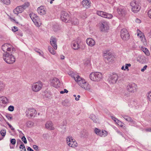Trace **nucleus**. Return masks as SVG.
<instances>
[{"mask_svg":"<svg viewBox=\"0 0 151 151\" xmlns=\"http://www.w3.org/2000/svg\"><path fill=\"white\" fill-rule=\"evenodd\" d=\"M71 76L82 88L89 91L91 90L90 86L84 79L73 73L71 74Z\"/></svg>","mask_w":151,"mask_h":151,"instance_id":"obj_1","label":"nucleus"},{"mask_svg":"<svg viewBox=\"0 0 151 151\" xmlns=\"http://www.w3.org/2000/svg\"><path fill=\"white\" fill-rule=\"evenodd\" d=\"M6 52L3 54V58L4 61L9 64H12L15 61V58L13 55V52Z\"/></svg>","mask_w":151,"mask_h":151,"instance_id":"obj_2","label":"nucleus"},{"mask_svg":"<svg viewBox=\"0 0 151 151\" xmlns=\"http://www.w3.org/2000/svg\"><path fill=\"white\" fill-rule=\"evenodd\" d=\"M29 3L26 2L23 4L18 6L14 9L13 11V13L15 14L18 15V14L22 12L25 9L29 6Z\"/></svg>","mask_w":151,"mask_h":151,"instance_id":"obj_3","label":"nucleus"},{"mask_svg":"<svg viewBox=\"0 0 151 151\" xmlns=\"http://www.w3.org/2000/svg\"><path fill=\"white\" fill-rule=\"evenodd\" d=\"M102 77V73L98 72L92 73L89 75L90 79L95 81H100Z\"/></svg>","mask_w":151,"mask_h":151,"instance_id":"obj_4","label":"nucleus"},{"mask_svg":"<svg viewBox=\"0 0 151 151\" xmlns=\"http://www.w3.org/2000/svg\"><path fill=\"white\" fill-rule=\"evenodd\" d=\"M131 7V10L134 13L139 12L141 9V7L139 3L136 1L134 0L130 3Z\"/></svg>","mask_w":151,"mask_h":151,"instance_id":"obj_5","label":"nucleus"},{"mask_svg":"<svg viewBox=\"0 0 151 151\" xmlns=\"http://www.w3.org/2000/svg\"><path fill=\"white\" fill-rule=\"evenodd\" d=\"M42 87V84L40 81L33 83L32 86V89L35 92H38L40 91Z\"/></svg>","mask_w":151,"mask_h":151,"instance_id":"obj_6","label":"nucleus"},{"mask_svg":"<svg viewBox=\"0 0 151 151\" xmlns=\"http://www.w3.org/2000/svg\"><path fill=\"white\" fill-rule=\"evenodd\" d=\"M25 113L27 117L31 118L35 117L36 114L37 112L34 108H30L26 110Z\"/></svg>","mask_w":151,"mask_h":151,"instance_id":"obj_7","label":"nucleus"},{"mask_svg":"<svg viewBox=\"0 0 151 151\" xmlns=\"http://www.w3.org/2000/svg\"><path fill=\"white\" fill-rule=\"evenodd\" d=\"M127 91L131 93H134L137 91V86L134 83H130L127 86Z\"/></svg>","mask_w":151,"mask_h":151,"instance_id":"obj_8","label":"nucleus"},{"mask_svg":"<svg viewBox=\"0 0 151 151\" xmlns=\"http://www.w3.org/2000/svg\"><path fill=\"white\" fill-rule=\"evenodd\" d=\"M96 13L98 15L104 18L111 19L113 17V16L111 14L101 11H97Z\"/></svg>","mask_w":151,"mask_h":151,"instance_id":"obj_9","label":"nucleus"},{"mask_svg":"<svg viewBox=\"0 0 151 151\" xmlns=\"http://www.w3.org/2000/svg\"><path fill=\"white\" fill-rule=\"evenodd\" d=\"M66 142L69 147H73L77 146L76 142L70 136H69L66 138Z\"/></svg>","mask_w":151,"mask_h":151,"instance_id":"obj_10","label":"nucleus"},{"mask_svg":"<svg viewBox=\"0 0 151 151\" xmlns=\"http://www.w3.org/2000/svg\"><path fill=\"white\" fill-rule=\"evenodd\" d=\"M118 79L117 74L116 73H113L109 76L108 81L110 83L114 84L116 83Z\"/></svg>","mask_w":151,"mask_h":151,"instance_id":"obj_11","label":"nucleus"},{"mask_svg":"<svg viewBox=\"0 0 151 151\" xmlns=\"http://www.w3.org/2000/svg\"><path fill=\"white\" fill-rule=\"evenodd\" d=\"M121 36L124 40H127L129 39V35L126 29H123L121 30Z\"/></svg>","mask_w":151,"mask_h":151,"instance_id":"obj_12","label":"nucleus"},{"mask_svg":"<svg viewBox=\"0 0 151 151\" xmlns=\"http://www.w3.org/2000/svg\"><path fill=\"white\" fill-rule=\"evenodd\" d=\"M60 19L63 22H68L70 19L69 15L65 12H62L60 15Z\"/></svg>","mask_w":151,"mask_h":151,"instance_id":"obj_13","label":"nucleus"},{"mask_svg":"<svg viewBox=\"0 0 151 151\" xmlns=\"http://www.w3.org/2000/svg\"><path fill=\"white\" fill-rule=\"evenodd\" d=\"M29 16L35 25L37 27H39L40 26L39 24V19L37 15L32 13L29 14Z\"/></svg>","mask_w":151,"mask_h":151,"instance_id":"obj_14","label":"nucleus"},{"mask_svg":"<svg viewBox=\"0 0 151 151\" xmlns=\"http://www.w3.org/2000/svg\"><path fill=\"white\" fill-rule=\"evenodd\" d=\"M9 45L7 44H5L1 47L2 50L5 52H10L12 51H15V49L13 47H9Z\"/></svg>","mask_w":151,"mask_h":151,"instance_id":"obj_15","label":"nucleus"},{"mask_svg":"<svg viewBox=\"0 0 151 151\" xmlns=\"http://www.w3.org/2000/svg\"><path fill=\"white\" fill-rule=\"evenodd\" d=\"M51 85L53 86L58 88L60 85V82L58 79L57 78H54L50 80Z\"/></svg>","mask_w":151,"mask_h":151,"instance_id":"obj_16","label":"nucleus"},{"mask_svg":"<svg viewBox=\"0 0 151 151\" xmlns=\"http://www.w3.org/2000/svg\"><path fill=\"white\" fill-rule=\"evenodd\" d=\"M108 52V50H107L106 52H104L103 56L105 60L106 61L107 60V61L109 62L111 61L112 60L113 55L110 52H109L107 53Z\"/></svg>","mask_w":151,"mask_h":151,"instance_id":"obj_17","label":"nucleus"},{"mask_svg":"<svg viewBox=\"0 0 151 151\" xmlns=\"http://www.w3.org/2000/svg\"><path fill=\"white\" fill-rule=\"evenodd\" d=\"M81 42L80 41H74L71 44L72 48L75 50H78L80 48Z\"/></svg>","mask_w":151,"mask_h":151,"instance_id":"obj_18","label":"nucleus"},{"mask_svg":"<svg viewBox=\"0 0 151 151\" xmlns=\"http://www.w3.org/2000/svg\"><path fill=\"white\" fill-rule=\"evenodd\" d=\"M56 41V39L55 38L53 37H51L50 40V44L55 50H57V48Z\"/></svg>","mask_w":151,"mask_h":151,"instance_id":"obj_19","label":"nucleus"},{"mask_svg":"<svg viewBox=\"0 0 151 151\" xmlns=\"http://www.w3.org/2000/svg\"><path fill=\"white\" fill-rule=\"evenodd\" d=\"M37 12L40 14L44 15L46 13V8L43 6H41L37 8Z\"/></svg>","mask_w":151,"mask_h":151,"instance_id":"obj_20","label":"nucleus"},{"mask_svg":"<svg viewBox=\"0 0 151 151\" xmlns=\"http://www.w3.org/2000/svg\"><path fill=\"white\" fill-rule=\"evenodd\" d=\"M100 28L101 31L105 32L109 29V26L107 22H104L101 24Z\"/></svg>","mask_w":151,"mask_h":151,"instance_id":"obj_21","label":"nucleus"},{"mask_svg":"<svg viewBox=\"0 0 151 151\" xmlns=\"http://www.w3.org/2000/svg\"><path fill=\"white\" fill-rule=\"evenodd\" d=\"M137 35L140 38L141 40L143 42H145L146 39L143 33L139 29H137Z\"/></svg>","mask_w":151,"mask_h":151,"instance_id":"obj_22","label":"nucleus"},{"mask_svg":"<svg viewBox=\"0 0 151 151\" xmlns=\"http://www.w3.org/2000/svg\"><path fill=\"white\" fill-rule=\"evenodd\" d=\"M86 42L87 44L90 47H93L95 44V41L91 38H88L86 39Z\"/></svg>","mask_w":151,"mask_h":151,"instance_id":"obj_23","label":"nucleus"},{"mask_svg":"<svg viewBox=\"0 0 151 151\" xmlns=\"http://www.w3.org/2000/svg\"><path fill=\"white\" fill-rule=\"evenodd\" d=\"M82 4L83 7L86 8H88L90 6L91 2L89 0H83Z\"/></svg>","mask_w":151,"mask_h":151,"instance_id":"obj_24","label":"nucleus"},{"mask_svg":"<svg viewBox=\"0 0 151 151\" xmlns=\"http://www.w3.org/2000/svg\"><path fill=\"white\" fill-rule=\"evenodd\" d=\"M45 126L46 128L50 129L53 130L54 129L53 126V124L51 121L47 122L45 124Z\"/></svg>","mask_w":151,"mask_h":151,"instance_id":"obj_25","label":"nucleus"},{"mask_svg":"<svg viewBox=\"0 0 151 151\" xmlns=\"http://www.w3.org/2000/svg\"><path fill=\"white\" fill-rule=\"evenodd\" d=\"M69 22H70L72 24L75 25L78 24L79 23L78 20L75 17L71 18Z\"/></svg>","mask_w":151,"mask_h":151,"instance_id":"obj_26","label":"nucleus"},{"mask_svg":"<svg viewBox=\"0 0 151 151\" xmlns=\"http://www.w3.org/2000/svg\"><path fill=\"white\" fill-rule=\"evenodd\" d=\"M121 115L128 122L132 121V118L128 116L125 114H122Z\"/></svg>","mask_w":151,"mask_h":151,"instance_id":"obj_27","label":"nucleus"},{"mask_svg":"<svg viewBox=\"0 0 151 151\" xmlns=\"http://www.w3.org/2000/svg\"><path fill=\"white\" fill-rule=\"evenodd\" d=\"M141 49L145 53L146 55L147 56H149L150 55V52L148 49L146 48L142 47Z\"/></svg>","mask_w":151,"mask_h":151,"instance_id":"obj_28","label":"nucleus"},{"mask_svg":"<svg viewBox=\"0 0 151 151\" xmlns=\"http://www.w3.org/2000/svg\"><path fill=\"white\" fill-rule=\"evenodd\" d=\"M0 100L2 101V103L4 104H7L9 102L8 99L6 97L4 96L0 97Z\"/></svg>","mask_w":151,"mask_h":151,"instance_id":"obj_29","label":"nucleus"},{"mask_svg":"<svg viewBox=\"0 0 151 151\" xmlns=\"http://www.w3.org/2000/svg\"><path fill=\"white\" fill-rule=\"evenodd\" d=\"M90 118L93 120V122L94 123H96L97 122L98 120L97 118H96L95 116L93 114H91L89 117Z\"/></svg>","mask_w":151,"mask_h":151,"instance_id":"obj_30","label":"nucleus"},{"mask_svg":"<svg viewBox=\"0 0 151 151\" xmlns=\"http://www.w3.org/2000/svg\"><path fill=\"white\" fill-rule=\"evenodd\" d=\"M117 12L119 14L123 16L124 13V11L123 10L121 7H119L117 9Z\"/></svg>","mask_w":151,"mask_h":151,"instance_id":"obj_31","label":"nucleus"},{"mask_svg":"<svg viewBox=\"0 0 151 151\" xmlns=\"http://www.w3.org/2000/svg\"><path fill=\"white\" fill-rule=\"evenodd\" d=\"M34 123L31 121H28L26 123V126L29 128L32 127L34 125Z\"/></svg>","mask_w":151,"mask_h":151,"instance_id":"obj_32","label":"nucleus"},{"mask_svg":"<svg viewBox=\"0 0 151 151\" xmlns=\"http://www.w3.org/2000/svg\"><path fill=\"white\" fill-rule=\"evenodd\" d=\"M34 50L35 51V52L38 53L40 55L42 56L44 58L46 59V58L44 56L43 53V52H42V53L40 52V50L39 49H38L36 48Z\"/></svg>","mask_w":151,"mask_h":151,"instance_id":"obj_33","label":"nucleus"},{"mask_svg":"<svg viewBox=\"0 0 151 151\" xmlns=\"http://www.w3.org/2000/svg\"><path fill=\"white\" fill-rule=\"evenodd\" d=\"M48 50L49 52L52 55H55L56 52L55 51L53 48L50 46H49L48 47Z\"/></svg>","mask_w":151,"mask_h":151,"instance_id":"obj_34","label":"nucleus"},{"mask_svg":"<svg viewBox=\"0 0 151 151\" xmlns=\"http://www.w3.org/2000/svg\"><path fill=\"white\" fill-rule=\"evenodd\" d=\"M111 118L116 123H117L119 125L121 123V122L117 119L116 118L113 116H111Z\"/></svg>","mask_w":151,"mask_h":151,"instance_id":"obj_35","label":"nucleus"},{"mask_svg":"<svg viewBox=\"0 0 151 151\" xmlns=\"http://www.w3.org/2000/svg\"><path fill=\"white\" fill-rule=\"evenodd\" d=\"M94 131L95 133L97 135H99L100 136H101V133L102 131H101L99 129L97 128H96L94 130Z\"/></svg>","mask_w":151,"mask_h":151,"instance_id":"obj_36","label":"nucleus"},{"mask_svg":"<svg viewBox=\"0 0 151 151\" xmlns=\"http://www.w3.org/2000/svg\"><path fill=\"white\" fill-rule=\"evenodd\" d=\"M20 149H22L21 150V151H22V150H23L24 151H26V149H25L24 145L23 143V142H22V144H21L19 146Z\"/></svg>","mask_w":151,"mask_h":151,"instance_id":"obj_37","label":"nucleus"},{"mask_svg":"<svg viewBox=\"0 0 151 151\" xmlns=\"http://www.w3.org/2000/svg\"><path fill=\"white\" fill-rule=\"evenodd\" d=\"M147 96L148 100L151 103V91L148 93Z\"/></svg>","mask_w":151,"mask_h":151,"instance_id":"obj_38","label":"nucleus"},{"mask_svg":"<svg viewBox=\"0 0 151 151\" xmlns=\"http://www.w3.org/2000/svg\"><path fill=\"white\" fill-rule=\"evenodd\" d=\"M0 134L2 136L4 137L6 135V130L5 129H2L0 131Z\"/></svg>","mask_w":151,"mask_h":151,"instance_id":"obj_39","label":"nucleus"},{"mask_svg":"<svg viewBox=\"0 0 151 151\" xmlns=\"http://www.w3.org/2000/svg\"><path fill=\"white\" fill-rule=\"evenodd\" d=\"M101 137L103 136L105 137L106 136L107 134V132L105 130H102L101 133Z\"/></svg>","mask_w":151,"mask_h":151,"instance_id":"obj_40","label":"nucleus"},{"mask_svg":"<svg viewBox=\"0 0 151 151\" xmlns=\"http://www.w3.org/2000/svg\"><path fill=\"white\" fill-rule=\"evenodd\" d=\"M2 2L7 5H9L11 3L10 0H3Z\"/></svg>","mask_w":151,"mask_h":151,"instance_id":"obj_41","label":"nucleus"},{"mask_svg":"<svg viewBox=\"0 0 151 151\" xmlns=\"http://www.w3.org/2000/svg\"><path fill=\"white\" fill-rule=\"evenodd\" d=\"M5 87V85L2 82H0V91L3 90Z\"/></svg>","mask_w":151,"mask_h":151,"instance_id":"obj_42","label":"nucleus"},{"mask_svg":"<svg viewBox=\"0 0 151 151\" xmlns=\"http://www.w3.org/2000/svg\"><path fill=\"white\" fill-rule=\"evenodd\" d=\"M131 66V64L130 63L126 64L125 65V70H127V71H129V69L128 68L129 67Z\"/></svg>","mask_w":151,"mask_h":151,"instance_id":"obj_43","label":"nucleus"},{"mask_svg":"<svg viewBox=\"0 0 151 151\" xmlns=\"http://www.w3.org/2000/svg\"><path fill=\"white\" fill-rule=\"evenodd\" d=\"M65 123H64V124L63 125V130L61 131V132L62 134H64L65 133V131H66V127H65V126H65Z\"/></svg>","mask_w":151,"mask_h":151,"instance_id":"obj_44","label":"nucleus"},{"mask_svg":"<svg viewBox=\"0 0 151 151\" xmlns=\"http://www.w3.org/2000/svg\"><path fill=\"white\" fill-rule=\"evenodd\" d=\"M14 107L13 106H10L8 108V110L9 111H12L14 110Z\"/></svg>","mask_w":151,"mask_h":151,"instance_id":"obj_45","label":"nucleus"},{"mask_svg":"<svg viewBox=\"0 0 151 151\" xmlns=\"http://www.w3.org/2000/svg\"><path fill=\"white\" fill-rule=\"evenodd\" d=\"M6 117L9 120H11L12 119V116L10 114H7L6 115Z\"/></svg>","mask_w":151,"mask_h":151,"instance_id":"obj_46","label":"nucleus"},{"mask_svg":"<svg viewBox=\"0 0 151 151\" xmlns=\"http://www.w3.org/2000/svg\"><path fill=\"white\" fill-rule=\"evenodd\" d=\"M16 34L20 36H23V34L22 32L20 30H18L17 31Z\"/></svg>","mask_w":151,"mask_h":151,"instance_id":"obj_47","label":"nucleus"},{"mask_svg":"<svg viewBox=\"0 0 151 151\" xmlns=\"http://www.w3.org/2000/svg\"><path fill=\"white\" fill-rule=\"evenodd\" d=\"M10 142L13 145H14L16 143V140L15 139H12L10 140Z\"/></svg>","mask_w":151,"mask_h":151,"instance_id":"obj_48","label":"nucleus"},{"mask_svg":"<svg viewBox=\"0 0 151 151\" xmlns=\"http://www.w3.org/2000/svg\"><path fill=\"white\" fill-rule=\"evenodd\" d=\"M22 140L25 144L27 143V140L24 136H23L22 137Z\"/></svg>","mask_w":151,"mask_h":151,"instance_id":"obj_49","label":"nucleus"},{"mask_svg":"<svg viewBox=\"0 0 151 151\" xmlns=\"http://www.w3.org/2000/svg\"><path fill=\"white\" fill-rule=\"evenodd\" d=\"M12 30L14 32L17 31H18V28L15 26L13 27L12 29Z\"/></svg>","mask_w":151,"mask_h":151,"instance_id":"obj_50","label":"nucleus"},{"mask_svg":"<svg viewBox=\"0 0 151 151\" xmlns=\"http://www.w3.org/2000/svg\"><path fill=\"white\" fill-rule=\"evenodd\" d=\"M7 124L12 130L14 131V128L9 123L7 122Z\"/></svg>","mask_w":151,"mask_h":151,"instance_id":"obj_51","label":"nucleus"},{"mask_svg":"<svg viewBox=\"0 0 151 151\" xmlns=\"http://www.w3.org/2000/svg\"><path fill=\"white\" fill-rule=\"evenodd\" d=\"M68 91L66 89H65L63 91H60V93L61 94H63L64 93H68Z\"/></svg>","mask_w":151,"mask_h":151,"instance_id":"obj_52","label":"nucleus"},{"mask_svg":"<svg viewBox=\"0 0 151 151\" xmlns=\"http://www.w3.org/2000/svg\"><path fill=\"white\" fill-rule=\"evenodd\" d=\"M147 65H145L144 66L143 68L141 69V71L142 72H144L145 70L147 68Z\"/></svg>","mask_w":151,"mask_h":151,"instance_id":"obj_53","label":"nucleus"},{"mask_svg":"<svg viewBox=\"0 0 151 151\" xmlns=\"http://www.w3.org/2000/svg\"><path fill=\"white\" fill-rule=\"evenodd\" d=\"M147 14L148 17L151 19V9L148 11Z\"/></svg>","mask_w":151,"mask_h":151,"instance_id":"obj_54","label":"nucleus"},{"mask_svg":"<svg viewBox=\"0 0 151 151\" xmlns=\"http://www.w3.org/2000/svg\"><path fill=\"white\" fill-rule=\"evenodd\" d=\"M116 132L118 134L120 135H121L123 137H124L123 135V134H122V133L119 130H116Z\"/></svg>","mask_w":151,"mask_h":151,"instance_id":"obj_55","label":"nucleus"},{"mask_svg":"<svg viewBox=\"0 0 151 151\" xmlns=\"http://www.w3.org/2000/svg\"><path fill=\"white\" fill-rule=\"evenodd\" d=\"M33 147L34 149L36 151H37L38 150V147L36 145H33Z\"/></svg>","mask_w":151,"mask_h":151,"instance_id":"obj_56","label":"nucleus"},{"mask_svg":"<svg viewBox=\"0 0 151 151\" xmlns=\"http://www.w3.org/2000/svg\"><path fill=\"white\" fill-rule=\"evenodd\" d=\"M135 21L136 22L138 23H139L141 22V20L138 19H136L135 20Z\"/></svg>","mask_w":151,"mask_h":151,"instance_id":"obj_57","label":"nucleus"},{"mask_svg":"<svg viewBox=\"0 0 151 151\" xmlns=\"http://www.w3.org/2000/svg\"><path fill=\"white\" fill-rule=\"evenodd\" d=\"M28 151H34V150L30 147H28L27 148Z\"/></svg>","mask_w":151,"mask_h":151,"instance_id":"obj_58","label":"nucleus"},{"mask_svg":"<svg viewBox=\"0 0 151 151\" xmlns=\"http://www.w3.org/2000/svg\"><path fill=\"white\" fill-rule=\"evenodd\" d=\"M130 122L132 124H136V122L135 121H133L132 119V121H130Z\"/></svg>","mask_w":151,"mask_h":151,"instance_id":"obj_59","label":"nucleus"},{"mask_svg":"<svg viewBox=\"0 0 151 151\" xmlns=\"http://www.w3.org/2000/svg\"><path fill=\"white\" fill-rule=\"evenodd\" d=\"M65 57L64 55H60V58L61 59L63 60L65 59Z\"/></svg>","mask_w":151,"mask_h":151,"instance_id":"obj_60","label":"nucleus"},{"mask_svg":"<svg viewBox=\"0 0 151 151\" xmlns=\"http://www.w3.org/2000/svg\"><path fill=\"white\" fill-rule=\"evenodd\" d=\"M145 130L147 132H151V128L146 129Z\"/></svg>","mask_w":151,"mask_h":151,"instance_id":"obj_61","label":"nucleus"},{"mask_svg":"<svg viewBox=\"0 0 151 151\" xmlns=\"http://www.w3.org/2000/svg\"><path fill=\"white\" fill-rule=\"evenodd\" d=\"M22 142L21 140L20 139H19L18 140H17V143L19 144V143H21V144H22Z\"/></svg>","mask_w":151,"mask_h":151,"instance_id":"obj_62","label":"nucleus"},{"mask_svg":"<svg viewBox=\"0 0 151 151\" xmlns=\"http://www.w3.org/2000/svg\"><path fill=\"white\" fill-rule=\"evenodd\" d=\"M121 69L122 70H125V67L124 66H123L122 67Z\"/></svg>","mask_w":151,"mask_h":151,"instance_id":"obj_63","label":"nucleus"},{"mask_svg":"<svg viewBox=\"0 0 151 151\" xmlns=\"http://www.w3.org/2000/svg\"><path fill=\"white\" fill-rule=\"evenodd\" d=\"M75 100L76 101H78L79 100V98H78V97H76V98H75Z\"/></svg>","mask_w":151,"mask_h":151,"instance_id":"obj_64","label":"nucleus"}]
</instances>
